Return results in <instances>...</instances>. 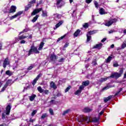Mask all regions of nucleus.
Listing matches in <instances>:
<instances>
[{"mask_svg": "<svg viewBox=\"0 0 126 126\" xmlns=\"http://www.w3.org/2000/svg\"><path fill=\"white\" fill-rule=\"evenodd\" d=\"M81 122H86L87 124L89 123H98L99 122V118L94 117L93 120H90V118L86 116L85 117H83L81 120Z\"/></svg>", "mask_w": 126, "mask_h": 126, "instance_id": "nucleus-1", "label": "nucleus"}, {"mask_svg": "<svg viewBox=\"0 0 126 126\" xmlns=\"http://www.w3.org/2000/svg\"><path fill=\"white\" fill-rule=\"evenodd\" d=\"M33 54H40V51H39L37 47L35 46L34 45L31 46L28 51V56H31V55H33Z\"/></svg>", "mask_w": 126, "mask_h": 126, "instance_id": "nucleus-2", "label": "nucleus"}, {"mask_svg": "<svg viewBox=\"0 0 126 126\" xmlns=\"http://www.w3.org/2000/svg\"><path fill=\"white\" fill-rule=\"evenodd\" d=\"M119 73L118 72H115L112 73L109 77L110 78H119L122 76V75L124 73V68H121L119 70Z\"/></svg>", "mask_w": 126, "mask_h": 126, "instance_id": "nucleus-3", "label": "nucleus"}, {"mask_svg": "<svg viewBox=\"0 0 126 126\" xmlns=\"http://www.w3.org/2000/svg\"><path fill=\"white\" fill-rule=\"evenodd\" d=\"M116 22H118V19L114 18L110 20L107 22H105L104 25L105 26H107V27H110V26H112V24H114V23H116Z\"/></svg>", "mask_w": 126, "mask_h": 126, "instance_id": "nucleus-4", "label": "nucleus"}, {"mask_svg": "<svg viewBox=\"0 0 126 126\" xmlns=\"http://www.w3.org/2000/svg\"><path fill=\"white\" fill-rule=\"evenodd\" d=\"M56 1V5L58 8H62L65 4V2L63 0H57Z\"/></svg>", "mask_w": 126, "mask_h": 126, "instance_id": "nucleus-5", "label": "nucleus"}, {"mask_svg": "<svg viewBox=\"0 0 126 126\" xmlns=\"http://www.w3.org/2000/svg\"><path fill=\"white\" fill-rule=\"evenodd\" d=\"M17 9V8L16 7V6L12 5V6H11V7L10 8L9 11H4V12L5 13H7V12H8V13H14V12H16Z\"/></svg>", "mask_w": 126, "mask_h": 126, "instance_id": "nucleus-6", "label": "nucleus"}, {"mask_svg": "<svg viewBox=\"0 0 126 126\" xmlns=\"http://www.w3.org/2000/svg\"><path fill=\"white\" fill-rule=\"evenodd\" d=\"M22 13H23V11H19L16 13V14L10 17V20H12L13 19H14V18H16L18 16L21 15Z\"/></svg>", "mask_w": 126, "mask_h": 126, "instance_id": "nucleus-7", "label": "nucleus"}, {"mask_svg": "<svg viewBox=\"0 0 126 126\" xmlns=\"http://www.w3.org/2000/svg\"><path fill=\"white\" fill-rule=\"evenodd\" d=\"M42 10H43V8H42L34 9L31 13V16H33V15H36L37 13H39V12H40V11H42Z\"/></svg>", "mask_w": 126, "mask_h": 126, "instance_id": "nucleus-8", "label": "nucleus"}, {"mask_svg": "<svg viewBox=\"0 0 126 126\" xmlns=\"http://www.w3.org/2000/svg\"><path fill=\"white\" fill-rule=\"evenodd\" d=\"M50 61L53 63H56V61L58 60V56L55 54H51L50 56Z\"/></svg>", "mask_w": 126, "mask_h": 126, "instance_id": "nucleus-9", "label": "nucleus"}, {"mask_svg": "<svg viewBox=\"0 0 126 126\" xmlns=\"http://www.w3.org/2000/svg\"><path fill=\"white\" fill-rule=\"evenodd\" d=\"M11 110V105L8 104L6 107L5 115L7 116L9 115L10 114V110Z\"/></svg>", "mask_w": 126, "mask_h": 126, "instance_id": "nucleus-10", "label": "nucleus"}, {"mask_svg": "<svg viewBox=\"0 0 126 126\" xmlns=\"http://www.w3.org/2000/svg\"><path fill=\"white\" fill-rule=\"evenodd\" d=\"M82 112H83V113H90V112H92V109H90L88 107H85L82 110Z\"/></svg>", "mask_w": 126, "mask_h": 126, "instance_id": "nucleus-11", "label": "nucleus"}, {"mask_svg": "<svg viewBox=\"0 0 126 126\" xmlns=\"http://www.w3.org/2000/svg\"><path fill=\"white\" fill-rule=\"evenodd\" d=\"M103 46L102 43H99L95 45L94 46L93 49H98V50L101 49V48H102V46Z\"/></svg>", "mask_w": 126, "mask_h": 126, "instance_id": "nucleus-12", "label": "nucleus"}, {"mask_svg": "<svg viewBox=\"0 0 126 126\" xmlns=\"http://www.w3.org/2000/svg\"><path fill=\"white\" fill-rule=\"evenodd\" d=\"M29 97L30 101H31V102H33V101H34V100L35 99V98L37 97V95L35 94H32V95L29 96Z\"/></svg>", "mask_w": 126, "mask_h": 126, "instance_id": "nucleus-13", "label": "nucleus"}, {"mask_svg": "<svg viewBox=\"0 0 126 126\" xmlns=\"http://www.w3.org/2000/svg\"><path fill=\"white\" fill-rule=\"evenodd\" d=\"M90 84V82H89V80L85 81L82 82V85L85 87H86V86H88Z\"/></svg>", "mask_w": 126, "mask_h": 126, "instance_id": "nucleus-14", "label": "nucleus"}, {"mask_svg": "<svg viewBox=\"0 0 126 126\" xmlns=\"http://www.w3.org/2000/svg\"><path fill=\"white\" fill-rule=\"evenodd\" d=\"M80 32H81V31L79 29L77 30L73 34L74 37H78V35L80 34Z\"/></svg>", "mask_w": 126, "mask_h": 126, "instance_id": "nucleus-15", "label": "nucleus"}, {"mask_svg": "<svg viewBox=\"0 0 126 126\" xmlns=\"http://www.w3.org/2000/svg\"><path fill=\"white\" fill-rule=\"evenodd\" d=\"M112 98H113V96L112 95H109L107 97H105L104 99V103H107V102H108V101H110Z\"/></svg>", "mask_w": 126, "mask_h": 126, "instance_id": "nucleus-16", "label": "nucleus"}, {"mask_svg": "<svg viewBox=\"0 0 126 126\" xmlns=\"http://www.w3.org/2000/svg\"><path fill=\"white\" fill-rule=\"evenodd\" d=\"M45 45V42H41L39 46V47L38 48V51H41L43 50V47H44V45Z\"/></svg>", "mask_w": 126, "mask_h": 126, "instance_id": "nucleus-17", "label": "nucleus"}, {"mask_svg": "<svg viewBox=\"0 0 126 126\" xmlns=\"http://www.w3.org/2000/svg\"><path fill=\"white\" fill-rule=\"evenodd\" d=\"M50 87H51V88H53V89H57V85H56V84L55 83V82L52 81L50 83Z\"/></svg>", "mask_w": 126, "mask_h": 126, "instance_id": "nucleus-18", "label": "nucleus"}, {"mask_svg": "<svg viewBox=\"0 0 126 126\" xmlns=\"http://www.w3.org/2000/svg\"><path fill=\"white\" fill-rule=\"evenodd\" d=\"M98 32V31L97 30H94V31H90L89 32H88V35H90V36H91V35H93L94 34H96V33H97V32Z\"/></svg>", "mask_w": 126, "mask_h": 126, "instance_id": "nucleus-19", "label": "nucleus"}, {"mask_svg": "<svg viewBox=\"0 0 126 126\" xmlns=\"http://www.w3.org/2000/svg\"><path fill=\"white\" fill-rule=\"evenodd\" d=\"M39 16H40L39 15H36L35 17L33 18V19L32 20V22H33V23H34V22H36L38 18H39Z\"/></svg>", "mask_w": 126, "mask_h": 126, "instance_id": "nucleus-20", "label": "nucleus"}, {"mask_svg": "<svg viewBox=\"0 0 126 126\" xmlns=\"http://www.w3.org/2000/svg\"><path fill=\"white\" fill-rule=\"evenodd\" d=\"M99 13L101 15H103V14H106V11H105V9L103 8H101L99 9Z\"/></svg>", "mask_w": 126, "mask_h": 126, "instance_id": "nucleus-21", "label": "nucleus"}, {"mask_svg": "<svg viewBox=\"0 0 126 126\" xmlns=\"http://www.w3.org/2000/svg\"><path fill=\"white\" fill-rule=\"evenodd\" d=\"M92 64V66H96V65H98V63H97V60L96 59L93 60Z\"/></svg>", "mask_w": 126, "mask_h": 126, "instance_id": "nucleus-22", "label": "nucleus"}, {"mask_svg": "<svg viewBox=\"0 0 126 126\" xmlns=\"http://www.w3.org/2000/svg\"><path fill=\"white\" fill-rule=\"evenodd\" d=\"M30 29L29 28L25 29L23 30V31L19 32V35H21V34H23V33H25V32H28V31H30Z\"/></svg>", "mask_w": 126, "mask_h": 126, "instance_id": "nucleus-23", "label": "nucleus"}, {"mask_svg": "<svg viewBox=\"0 0 126 126\" xmlns=\"http://www.w3.org/2000/svg\"><path fill=\"white\" fill-rule=\"evenodd\" d=\"M63 21H59V22L58 23H57L56 25H55V27L56 28H59V27L62 25V24H63Z\"/></svg>", "mask_w": 126, "mask_h": 126, "instance_id": "nucleus-24", "label": "nucleus"}, {"mask_svg": "<svg viewBox=\"0 0 126 126\" xmlns=\"http://www.w3.org/2000/svg\"><path fill=\"white\" fill-rule=\"evenodd\" d=\"M31 6H32V5H31V4H28L25 8V11H27L28 10H29L30 8H31Z\"/></svg>", "mask_w": 126, "mask_h": 126, "instance_id": "nucleus-25", "label": "nucleus"}, {"mask_svg": "<svg viewBox=\"0 0 126 126\" xmlns=\"http://www.w3.org/2000/svg\"><path fill=\"white\" fill-rule=\"evenodd\" d=\"M42 16L43 17H47V16H48V12H47V11L42 10Z\"/></svg>", "mask_w": 126, "mask_h": 126, "instance_id": "nucleus-26", "label": "nucleus"}, {"mask_svg": "<svg viewBox=\"0 0 126 126\" xmlns=\"http://www.w3.org/2000/svg\"><path fill=\"white\" fill-rule=\"evenodd\" d=\"M67 35V33H66V34H64L63 36H62L61 37L57 39V42H60V41H61V40H63V38H64L65 37H66Z\"/></svg>", "mask_w": 126, "mask_h": 126, "instance_id": "nucleus-27", "label": "nucleus"}, {"mask_svg": "<svg viewBox=\"0 0 126 126\" xmlns=\"http://www.w3.org/2000/svg\"><path fill=\"white\" fill-rule=\"evenodd\" d=\"M26 38H27V36H26L24 35H21L20 36H18V39L19 40H23L24 39H26Z\"/></svg>", "mask_w": 126, "mask_h": 126, "instance_id": "nucleus-28", "label": "nucleus"}, {"mask_svg": "<svg viewBox=\"0 0 126 126\" xmlns=\"http://www.w3.org/2000/svg\"><path fill=\"white\" fill-rule=\"evenodd\" d=\"M113 59V57H112L111 56H109L107 59H106V63H110V62H111V61H112V59Z\"/></svg>", "mask_w": 126, "mask_h": 126, "instance_id": "nucleus-29", "label": "nucleus"}, {"mask_svg": "<svg viewBox=\"0 0 126 126\" xmlns=\"http://www.w3.org/2000/svg\"><path fill=\"white\" fill-rule=\"evenodd\" d=\"M3 63H5L6 64H9V59H8V58H6L4 60Z\"/></svg>", "mask_w": 126, "mask_h": 126, "instance_id": "nucleus-30", "label": "nucleus"}, {"mask_svg": "<svg viewBox=\"0 0 126 126\" xmlns=\"http://www.w3.org/2000/svg\"><path fill=\"white\" fill-rule=\"evenodd\" d=\"M37 90L39 93H43L44 92V90L42 89V87L41 86H39L37 88Z\"/></svg>", "mask_w": 126, "mask_h": 126, "instance_id": "nucleus-31", "label": "nucleus"}, {"mask_svg": "<svg viewBox=\"0 0 126 126\" xmlns=\"http://www.w3.org/2000/svg\"><path fill=\"white\" fill-rule=\"evenodd\" d=\"M11 82H12V80H11V79H8L6 83H5V85L7 86H8V85H9L10 84H11Z\"/></svg>", "mask_w": 126, "mask_h": 126, "instance_id": "nucleus-32", "label": "nucleus"}, {"mask_svg": "<svg viewBox=\"0 0 126 126\" xmlns=\"http://www.w3.org/2000/svg\"><path fill=\"white\" fill-rule=\"evenodd\" d=\"M83 27L85 28V29H87L88 27H89V24L88 23H85L84 25H83Z\"/></svg>", "mask_w": 126, "mask_h": 126, "instance_id": "nucleus-33", "label": "nucleus"}, {"mask_svg": "<svg viewBox=\"0 0 126 126\" xmlns=\"http://www.w3.org/2000/svg\"><path fill=\"white\" fill-rule=\"evenodd\" d=\"M34 67H35V66L33 64H31V66H29L27 68V70L29 71V70H31V69H32V68H34Z\"/></svg>", "mask_w": 126, "mask_h": 126, "instance_id": "nucleus-34", "label": "nucleus"}, {"mask_svg": "<svg viewBox=\"0 0 126 126\" xmlns=\"http://www.w3.org/2000/svg\"><path fill=\"white\" fill-rule=\"evenodd\" d=\"M69 111H70V109H67L65 111H64L63 113V116H64L65 115H66V114H68L69 113Z\"/></svg>", "mask_w": 126, "mask_h": 126, "instance_id": "nucleus-35", "label": "nucleus"}, {"mask_svg": "<svg viewBox=\"0 0 126 126\" xmlns=\"http://www.w3.org/2000/svg\"><path fill=\"white\" fill-rule=\"evenodd\" d=\"M92 37L91 36L88 35L87 34V42H90Z\"/></svg>", "mask_w": 126, "mask_h": 126, "instance_id": "nucleus-36", "label": "nucleus"}, {"mask_svg": "<svg viewBox=\"0 0 126 126\" xmlns=\"http://www.w3.org/2000/svg\"><path fill=\"white\" fill-rule=\"evenodd\" d=\"M109 88H112V86H106L102 89V90H107Z\"/></svg>", "mask_w": 126, "mask_h": 126, "instance_id": "nucleus-37", "label": "nucleus"}, {"mask_svg": "<svg viewBox=\"0 0 126 126\" xmlns=\"http://www.w3.org/2000/svg\"><path fill=\"white\" fill-rule=\"evenodd\" d=\"M122 91H123V88H120L119 91H118L115 94V96H118V95H119V94H120V93H121V92H122Z\"/></svg>", "mask_w": 126, "mask_h": 126, "instance_id": "nucleus-38", "label": "nucleus"}, {"mask_svg": "<svg viewBox=\"0 0 126 126\" xmlns=\"http://www.w3.org/2000/svg\"><path fill=\"white\" fill-rule=\"evenodd\" d=\"M107 79H108L107 78H101L99 80V82H104V81H106Z\"/></svg>", "mask_w": 126, "mask_h": 126, "instance_id": "nucleus-39", "label": "nucleus"}, {"mask_svg": "<svg viewBox=\"0 0 126 126\" xmlns=\"http://www.w3.org/2000/svg\"><path fill=\"white\" fill-rule=\"evenodd\" d=\"M7 88V86H6V85L5 84L3 87L1 89L0 92H3L4 91H5V90Z\"/></svg>", "mask_w": 126, "mask_h": 126, "instance_id": "nucleus-40", "label": "nucleus"}, {"mask_svg": "<svg viewBox=\"0 0 126 126\" xmlns=\"http://www.w3.org/2000/svg\"><path fill=\"white\" fill-rule=\"evenodd\" d=\"M34 3H36V0H32L29 2V4L32 5V4H34Z\"/></svg>", "mask_w": 126, "mask_h": 126, "instance_id": "nucleus-41", "label": "nucleus"}, {"mask_svg": "<svg viewBox=\"0 0 126 126\" xmlns=\"http://www.w3.org/2000/svg\"><path fill=\"white\" fill-rule=\"evenodd\" d=\"M84 87H85L81 85L79 88V90L81 91L82 92V90H84Z\"/></svg>", "mask_w": 126, "mask_h": 126, "instance_id": "nucleus-42", "label": "nucleus"}, {"mask_svg": "<svg viewBox=\"0 0 126 126\" xmlns=\"http://www.w3.org/2000/svg\"><path fill=\"white\" fill-rule=\"evenodd\" d=\"M36 113H37V110H33L32 112V114H31L32 117H34V116H35V115H36Z\"/></svg>", "mask_w": 126, "mask_h": 126, "instance_id": "nucleus-43", "label": "nucleus"}, {"mask_svg": "<svg viewBox=\"0 0 126 126\" xmlns=\"http://www.w3.org/2000/svg\"><path fill=\"white\" fill-rule=\"evenodd\" d=\"M70 88H71V86H69L68 87H67L65 90V93H66V92H68V91H69L70 90Z\"/></svg>", "mask_w": 126, "mask_h": 126, "instance_id": "nucleus-44", "label": "nucleus"}, {"mask_svg": "<svg viewBox=\"0 0 126 126\" xmlns=\"http://www.w3.org/2000/svg\"><path fill=\"white\" fill-rule=\"evenodd\" d=\"M94 4L95 7H96V8H98L99 7V4H98V2L97 1H95L94 2Z\"/></svg>", "mask_w": 126, "mask_h": 126, "instance_id": "nucleus-45", "label": "nucleus"}, {"mask_svg": "<svg viewBox=\"0 0 126 126\" xmlns=\"http://www.w3.org/2000/svg\"><path fill=\"white\" fill-rule=\"evenodd\" d=\"M42 3H43V0H40L39 2L37 3V4L36 5V7H38V6H39V5L42 4Z\"/></svg>", "mask_w": 126, "mask_h": 126, "instance_id": "nucleus-46", "label": "nucleus"}, {"mask_svg": "<svg viewBox=\"0 0 126 126\" xmlns=\"http://www.w3.org/2000/svg\"><path fill=\"white\" fill-rule=\"evenodd\" d=\"M46 117H47V114L46 113L43 114L41 117V119L42 120H44V119H45V118H46Z\"/></svg>", "mask_w": 126, "mask_h": 126, "instance_id": "nucleus-47", "label": "nucleus"}, {"mask_svg": "<svg viewBox=\"0 0 126 126\" xmlns=\"http://www.w3.org/2000/svg\"><path fill=\"white\" fill-rule=\"evenodd\" d=\"M49 113L51 116H54V110L52 109H49Z\"/></svg>", "mask_w": 126, "mask_h": 126, "instance_id": "nucleus-48", "label": "nucleus"}, {"mask_svg": "<svg viewBox=\"0 0 126 126\" xmlns=\"http://www.w3.org/2000/svg\"><path fill=\"white\" fill-rule=\"evenodd\" d=\"M81 91L80 90H77L76 92H75V95H78V94H80L81 93Z\"/></svg>", "mask_w": 126, "mask_h": 126, "instance_id": "nucleus-49", "label": "nucleus"}, {"mask_svg": "<svg viewBox=\"0 0 126 126\" xmlns=\"http://www.w3.org/2000/svg\"><path fill=\"white\" fill-rule=\"evenodd\" d=\"M42 75H43V74L42 73H39L37 76L35 78V79L36 80H38L39 78H40V77H41V76H42Z\"/></svg>", "mask_w": 126, "mask_h": 126, "instance_id": "nucleus-50", "label": "nucleus"}, {"mask_svg": "<svg viewBox=\"0 0 126 126\" xmlns=\"http://www.w3.org/2000/svg\"><path fill=\"white\" fill-rule=\"evenodd\" d=\"M43 93L45 94V95H48V94H49V90H43Z\"/></svg>", "mask_w": 126, "mask_h": 126, "instance_id": "nucleus-51", "label": "nucleus"}, {"mask_svg": "<svg viewBox=\"0 0 126 126\" xmlns=\"http://www.w3.org/2000/svg\"><path fill=\"white\" fill-rule=\"evenodd\" d=\"M56 17L58 18V19H61L62 18V15L59 14H56Z\"/></svg>", "mask_w": 126, "mask_h": 126, "instance_id": "nucleus-52", "label": "nucleus"}, {"mask_svg": "<svg viewBox=\"0 0 126 126\" xmlns=\"http://www.w3.org/2000/svg\"><path fill=\"white\" fill-rule=\"evenodd\" d=\"M126 44L125 43H123L122 44V45H121V48H122V49H125V48H126Z\"/></svg>", "mask_w": 126, "mask_h": 126, "instance_id": "nucleus-53", "label": "nucleus"}, {"mask_svg": "<svg viewBox=\"0 0 126 126\" xmlns=\"http://www.w3.org/2000/svg\"><path fill=\"white\" fill-rule=\"evenodd\" d=\"M64 60H65V58H61L58 61V62L59 63H63V62H64Z\"/></svg>", "mask_w": 126, "mask_h": 126, "instance_id": "nucleus-54", "label": "nucleus"}, {"mask_svg": "<svg viewBox=\"0 0 126 126\" xmlns=\"http://www.w3.org/2000/svg\"><path fill=\"white\" fill-rule=\"evenodd\" d=\"M6 74L7 75H11V73H10V70H7L5 72Z\"/></svg>", "mask_w": 126, "mask_h": 126, "instance_id": "nucleus-55", "label": "nucleus"}, {"mask_svg": "<svg viewBox=\"0 0 126 126\" xmlns=\"http://www.w3.org/2000/svg\"><path fill=\"white\" fill-rule=\"evenodd\" d=\"M37 80H36V79H34L33 80V81H32V85L33 86L35 85V84H36V83H37Z\"/></svg>", "mask_w": 126, "mask_h": 126, "instance_id": "nucleus-56", "label": "nucleus"}, {"mask_svg": "<svg viewBox=\"0 0 126 126\" xmlns=\"http://www.w3.org/2000/svg\"><path fill=\"white\" fill-rule=\"evenodd\" d=\"M69 46V43L66 42L63 46L64 48H67Z\"/></svg>", "mask_w": 126, "mask_h": 126, "instance_id": "nucleus-57", "label": "nucleus"}, {"mask_svg": "<svg viewBox=\"0 0 126 126\" xmlns=\"http://www.w3.org/2000/svg\"><path fill=\"white\" fill-rule=\"evenodd\" d=\"M105 112L104 109H102V111L99 113V116H102L103 114H104V112Z\"/></svg>", "mask_w": 126, "mask_h": 126, "instance_id": "nucleus-58", "label": "nucleus"}, {"mask_svg": "<svg viewBox=\"0 0 126 126\" xmlns=\"http://www.w3.org/2000/svg\"><path fill=\"white\" fill-rule=\"evenodd\" d=\"M36 27H37L39 29H40V27H41V25H40V23H37L36 24Z\"/></svg>", "mask_w": 126, "mask_h": 126, "instance_id": "nucleus-59", "label": "nucleus"}, {"mask_svg": "<svg viewBox=\"0 0 126 126\" xmlns=\"http://www.w3.org/2000/svg\"><path fill=\"white\" fill-rule=\"evenodd\" d=\"M93 0H86V3L89 4V3H91Z\"/></svg>", "mask_w": 126, "mask_h": 126, "instance_id": "nucleus-60", "label": "nucleus"}, {"mask_svg": "<svg viewBox=\"0 0 126 126\" xmlns=\"http://www.w3.org/2000/svg\"><path fill=\"white\" fill-rule=\"evenodd\" d=\"M114 67H118V66H119V64L118 63H115L113 64Z\"/></svg>", "mask_w": 126, "mask_h": 126, "instance_id": "nucleus-61", "label": "nucleus"}, {"mask_svg": "<svg viewBox=\"0 0 126 126\" xmlns=\"http://www.w3.org/2000/svg\"><path fill=\"white\" fill-rule=\"evenodd\" d=\"M20 44H25V43H26V41L24 40H22L20 42Z\"/></svg>", "mask_w": 126, "mask_h": 126, "instance_id": "nucleus-62", "label": "nucleus"}, {"mask_svg": "<svg viewBox=\"0 0 126 126\" xmlns=\"http://www.w3.org/2000/svg\"><path fill=\"white\" fill-rule=\"evenodd\" d=\"M2 120H4V119H5V115L4 113H2Z\"/></svg>", "mask_w": 126, "mask_h": 126, "instance_id": "nucleus-63", "label": "nucleus"}, {"mask_svg": "<svg viewBox=\"0 0 126 126\" xmlns=\"http://www.w3.org/2000/svg\"><path fill=\"white\" fill-rule=\"evenodd\" d=\"M62 96V94H61L60 93H58L57 94H56V96L57 97H60Z\"/></svg>", "mask_w": 126, "mask_h": 126, "instance_id": "nucleus-64", "label": "nucleus"}]
</instances>
